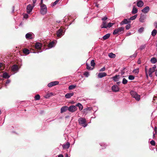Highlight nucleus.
<instances>
[{
	"label": "nucleus",
	"mask_w": 157,
	"mask_h": 157,
	"mask_svg": "<svg viewBox=\"0 0 157 157\" xmlns=\"http://www.w3.org/2000/svg\"><path fill=\"white\" fill-rule=\"evenodd\" d=\"M124 28L123 27H119L115 29L113 32V35L120 34L124 32Z\"/></svg>",
	"instance_id": "f257e3e1"
},
{
	"label": "nucleus",
	"mask_w": 157,
	"mask_h": 157,
	"mask_svg": "<svg viewBox=\"0 0 157 157\" xmlns=\"http://www.w3.org/2000/svg\"><path fill=\"white\" fill-rule=\"evenodd\" d=\"M130 94L132 97L134 98L136 100L139 101L140 99V96L137 94L134 91H131L130 92Z\"/></svg>",
	"instance_id": "f03ea898"
},
{
	"label": "nucleus",
	"mask_w": 157,
	"mask_h": 157,
	"mask_svg": "<svg viewBox=\"0 0 157 157\" xmlns=\"http://www.w3.org/2000/svg\"><path fill=\"white\" fill-rule=\"evenodd\" d=\"M40 13L41 14L44 15L47 12V8L45 5H40Z\"/></svg>",
	"instance_id": "7ed1b4c3"
},
{
	"label": "nucleus",
	"mask_w": 157,
	"mask_h": 157,
	"mask_svg": "<svg viewBox=\"0 0 157 157\" xmlns=\"http://www.w3.org/2000/svg\"><path fill=\"white\" fill-rule=\"evenodd\" d=\"M78 121L80 124L82 125V126L84 127H85L87 125L86 124V120L85 118H80L78 120Z\"/></svg>",
	"instance_id": "20e7f679"
},
{
	"label": "nucleus",
	"mask_w": 157,
	"mask_h": 157,
	"mask_svg": "<svg viewBox=\"0 0 157 157\" xmlns=\"http://www.w3.org/2000/svg\"><path fill=\"white\" fill-rule=\"evenodd\" d=\"M77 108L75 105H71L68 107V110L69 112H74L77 110Z\"/></svg>",
	"instance_id": "39448f33"
},
{
	"label": "nucleus",
	"mask_w": 157,
	"mask_h": 157,
	"mask_svg": "<svg viewBox=\"0 0 157 157\" xmlns=\"http://www.w3.org/2000/svg\"><path fill=\"white\" fill-rule=\"evenodd\" d=\"M156 68V66L154 65L152 67L150 68L148 72V74L149 76L150 77H152V74L155 71Z\"/></svg>",
	"instance_id": "423d86ee"
},
{
	"label": "nucleus",
	"mask_w": 157,
	"mask_h": 157,
	"mask_svg": "<svg viewBox=\"0 0 157 157\" xmlns=\"http://www.w3.org/2000/svg\"><path fill=\"white\" fill-rule=\"evenodd\" d=\"M34 6H33H33H31L30 4L28 5L27 7V13H29L31 12Z\"/></svg>",
	"instance_id": "0eeeda50"
},
{
	"label": "nucleus",
	"mask_w": 157,
	"mask_h": 157,
	"mask_svg": "<svg viewBox=\"0 0 157 157\" xmlns=\"http://www.w3.org/2000/svg\"><path fill=\"white\" fill-rule=\"evenodd\" d=\"M59 83V82L58 81H54L48 84V86L49 87H50L53 86H54L58 84Z\"/></svg>",
	"instance_id": "6e6552de"
},
{
	"label": "nucleus",
	"mask_w": 157,
	"mask_h": 157,
	"mask_svg": "<svg viewBox=\"0 0 157 157\" xmlns=\"http://www.w3.org/2000/svg\"><path fill=\"white\" fill-rule=\"evenodd\" d=\"M150 10V8L148 6H147L142 9L141 10L142 12L144 13H147Z\"/></svg>",
	"instance_id": "1a4fd4ad"
},
{
	"label": "nucleus",
	"mask_w": 157,
	"mask_h": 157,
	"mask_svg": "<svg viewBox=\"0 0 157 157\" xmlns=\"http://www.w3.org/2000/svg\"><path fill=\"white\" fill-rule=\"evenodd\" d=\"M68 107L67 106H65L62 107L61 109L60 113H63L66 112L67 110H68Z\"/></svg>",
	"instance_id": "9d476101"
},
{
	"label": "nucleus",
	"mask_w": 157,
	"mask_h": 157,
	"mask_svg": "<svg viewBox=\"0 0 157 157\" xmlns=\"http://www.w3.org/2000/svg\"><path fill=\"white\" fill-rule=\"evenodd\" d=\"M144 3L141 0H138L137 2V6L139 7H141L143 6Z\"/></svg>",
	"instance_id": "9b49d317"
},
{
	"label": "nucleus",
	"mask_w": 157,
	"mask_h": 157,
	"mask_svg": "<svg viewBox=\"0 0 157 157\" xmlns=\"http://www.w3.org/2000/svg\"><path fill=\"white\" fill-rule=\"evenodd\" d=\"M146 17L144 15H142L140 17L139 19V20L140 22L143 23L145 22V19H146Z\"/></svg>",
	"instance_id": "f8f14e48"
},
{
	"label": "nucleus",
	"mask_w": 157,
	"mask_h": 157,
	"mask_svg": "<svg viewBox=\"0 0 157 157\" xmlns=\"http://www.w3.org/2000/svg\"><path fill=\"white\" fill-rule=\"evenodd\" d=\"M70 143L69 142H67L65 144L62 145V146L63 149H67L70 146Z\"/></svg>",
	"instance_id": "ddd939ff"
},
{
	"label": "nucleus",
	"mask_w": 157,
	"mask_h": 157,
	"mask_svg": "<svg viewBox=\"0 0 157 157\" xmlns=\"http://www.w3.org/2000/svg\"><path fill=\"white\" fill-rule=\"evenodd\" d=\"M11 70L13 71H18V66L16 65H13L11 67Z\"/></svg>",
	"instance_id": "4468645a"
},
{
	"label": "nucleus",
	"mask_w": 157,
	"mask_h": 157,
	"mask_svg": "<svg viewBox=\"0 0 157 157\" xmlns=\"http://www.w3.org/2000/svg\"><path fill=\"white\" fill-rule=\"evenodd\" d=\"M107 74L105 72H101L98 73V77L99 78H102L106 76Z\"/></svg>",
	"instance_id": "2eb2a0df"
},
{
	"label": "nucleus",
	"mask_w": 157,
	"mask_h": 157,
	"mask_svg": "<svg viewBox=\"0 0 157 157\" xmlns=\"http://www.w3.org/2000/svg\"><path fill=\"white\" fill-rule=\"evenodd\" d=\"M130 22V21H129V19H124L123 21L121 22L120 23V25H122L124 24H127Z\"/></svg>",
	"instance_id": "dca6fc26"
},
{
	"label": "nucleus",
	"mask_w": 157,
	"mask_h": 157,
	"mask_svg": "<svg viewBox=\"0 0 157 157\" xmlns=\"http://www.w3.org/2000/svg\"><path fill=\"white\" fill-rule=\"evenodd\" d=\"M63 30L62 29H59L57 32L56 34L58 37L62 35Z\"/></svg>",
	"instance_id": "f3484780"
},
{
	"label": "nucleus",
	"mask_w": 157,
	"mask_h": 157,
	"mask_svg": "<svg viewBox=\"0 0 157 157\" xmlns=\"http://www.w3.org/2000/svg\"><path fill=\"white\" fill-rule=\"evenodd\" d=\"M120 78L119 75H116L112 77L113 79L115 82L119 80Z\"/></svg>",
	"instance_id": "a211bd4d"
},
{
	"label": "nucleus",
	"mask_w": 157,
	"mask_h": 157,
	"mask_svg": "<svg viewBox=\"0 0 157 157\" xmlns=\"http://www.w3.org/2000/svg\"><path fill=\"white\" fill-rule=\"evenodd\" d=\"M25 37L27 39H32V35L31 33H28L25 35Z\"/></svg>",
	"instance_id": "6ab92c4d"
},
{
	"label": "nucleus",
	"mask_w": 157,
	"mask_h": 157,
	"mask_svg": "<svg viewBox=\"0 0 157 157\" xmlns=\"http://www.w3.org/2000/svg\"><path fill=\"white\" fill-rule=\"evenodd\" d=\"M10 76L7 73L4 72L3 74L2 77L5 78H8L10 77Z\"/></svg>",
	"instance_id": "aec40b11"
},
{
	"label": "nucleus",
	"mask_w": 157,
	"mask_h": 157,
	"mask_svg": "<svg viewBox=\"0 0 157 157\" xmlns=\"http://www.w3.org/2000/svg\"><path fill=\"white\" fill-rule=\"evenodd\" d=\"M74 94L73 93H68L65 95V97L67 98H69Z\"/></svg>",
	"instance_id": "412c9836"
},
{
	"label": "nucleus",
	"mask_w": 157,
	"mask_h": 157,
	"mask_svg": "<svg viewBox=\"0 0 157 157\" xmlns=\"http://www.w3.org/2000/svg\"><path fill=\"white\" fill-rule=\"evenodd\" d=\"M107 25L106 24V22L105 21H103L102 25L101 26V28H107Z\"/></svg>",
	"instance_id": "4be33fe9"
},
{
	"label": "nucleus",
	"mask_w": 157,
	"mask_h": 157,
	"mask_svg": "<svg viewBox=\"0 0 157 157\" xmlns=\"http://www.w3.org/2000/svg\"><path fill=\"white\" fill-rule=\"evenodd\" d=\"M137 9L135 7V6H133L132 11V13L133 14H135L137 12Z\"/></svg>",
	"instance_id": "5701e85b"
},
{
	"label": "nucleus",
	"mask_w": 157,
	"mask_h": 157,
	"mask_svg": "<svg viewBox=\"0 0 157 157\" xmlns=\"http://www.w3.org/2000/svg\"><path fill=\"white\" fill-rule=\"evenodd\" d=\"M75 106H76V107L77 106L78 107L80 110H82L83 109V106L81 103H78L76 104Z\"/></svg>",
	"instance_id": "b1692460"
},
{
	"label": "nucleus",
	"mask_w": 157,
	"mask_h": 157,
	"mask_svg": "<svg viewBox=\"0 0 157 157\" xmlns=\"http://www.w3.org/2000/svg\"><path fill=\"white\" fill-rule=\"evenodd\" d=\"M41 44L39 43H36L35 45L36 48L39 49L41 48Z\"/></svg>",
	"instance_id": "393cba45"
},
{
	"label": "nucleus",
	"mask_w": 157,
	"mask_h": 157,
	"mask_svg": "<svg viewBox=\"0 0 157 157\" xmlns=\"http://www.w3.org/2000/svg\"><path fill=\"white\" fill-rule=\"evenodd\" d=\"M110 36V34L109 33L107 34L104 36L103 37V40H105L107 39H108Z\"/></svg>",
	"instance_id": "a878e982"
},
{
	"label": "nucleus",
	"mask_w": 157,
	"mask_h": 157,
	"mask_svg": "<svg viewBox=\"0 0 157 157\" xmlns=\"http://www.w3.org/2000/svg\"><path fill=\"white\" fill-rule=\"evenodd\" d=\"M52 95H53V93H48L47 94H46V95L44 96V97H45V98H49Z\"/></svg>",
	"instance_id": "bb28decb"
},
{
	"label": "nucleus",
	"mask_w": 157,
	"mask_h": 157,
	"mask_svg": "<svg viewBox=\"0 0 157 157\" xmlns=\"http://www.w3.org/2000/svg\"><path fill=\"white\" fill-rule=\"evenodd\" d=\"M151 61L152 63L154 64L157 62V60L155 58L153 57L151 59Z\"/></svg>",
	"instance_id": "cd10ccee"
},
{
	"label": "nucleus",
	"mask_w": 157,
	"mask_h": 157,
	"mask_svg": "<svg viewBox=\"0 0 157 157\" xmlns=\"http://www.w3.org/2000/svg\"><path fill=\"white\" fill-rule=\"evenodd\" d=\"M119 91V89H109L108 91L110 92H116Z\"/></svg>",
	"instance_id": "c85d7f7f"
},
{
	"label": "nucleus",
	"mask_w": 157,
	"mask_h": 157,
	"mask_svg": "<svg viewBox=\"0 0 157 157\" xmlns=\"http://www.w3.org/2000/svg\"><path fill=\"white\" fill-rule=\"evenodd\" d=\"M157 33V31L156 29H154L151 32V35L152 36H155Z\"/></svg>",
	"instance_id": "c756f323"
},
{
	"label": "nucleus",
	"mask_w": 157,
	"mask_h": 157,
	"mask_svg": "<svg viewBox=\"0 0 157 157\" xmlns=\"http://www.w3.org/2000/svg\"><path fill=\"white\" fill-rule=\"evenodd\" d=\"M108 56L111 58H114L116 56V55L112 53H110L109 54Z\"/></svg>",
	"instance_id": "7c9ffc66"
},
{
	"label": "nucleus",
	"mask_w": 157,
	"mask_h": 157,
	"mask_svg": "<svg viewBox=\"0 0 157 157\" xmlns=\"http://www.w3.org/2000/svg\"><path fill=\"white\" fill-rule=\"evenodd\" d=\"M23 52L26 54H28L29 53V51L28 49H25L23 50Z\"/></svg>",
	"instance_id": "2f4dec72"
},
{
	"label": "nucleus",
	"mask_w": 157,
	"mask_h": 157,
	"mask_svg": "<svg viewBox=\"0 0 157 157\" xmlns=\"http://www.w3.org/2000/svg\"><path fill=\"white\" fill-rule=\"evenodd\" d=\"M137 16V15L136 14V15H134V16L131 17H130V19H129V21H130V20H135Z\"/></svg>",
	"instance_id": "473e14b6"
},
{
	"label": "nucleus",
	"mask_w": 157,
	"mask_h": 157,
	"mask_svg": "<svg viewBox=\"0 0 157 157\" xmlns=\"http://www.w3.org/2000/svg\"><path fill=\"white\" fill-rule=\"evenodd\" d=\"M35 99L36 100H40V96L39 94H37L36 95L35 97Z\"/></svg>",
	"instance_id": "72a5a7b5"
},
{
	"label": "nucleus",
	"mask_w": 157,
	"mask_h": 157,
	"mask_svg": "<svg viewBox=\"0 0 157 157\" xmlns=\"http://www.w3.org/2000/svg\"><path fill=\"white\" fill-rule=\"evenodd\" d=\"M146 47L145 44L141 45L139 48V49L140 50H142L145 48Z\"/></svg>",
	"instance_id": "f704fd0d"
},
{
	"label": "nucleus",
	"mask_w": 157,
	"mask_h": 157,
	"mask_svg": "<svg viewBox=\"0 0 157 157\" xmlns=\"http://www.w3.org/2000/svg\"><path fill=\"white\" fill-rule=\"evenodd\" d=\"M128 81L125 78H123L122 80V82L123 84H125L127 83Z\"/></svg>",
	"instance_id": "c9c22d12"
},
{
	"label": "nucleus",
	"mask_w": 157,
	"mask_h": 157,
	"mask_svg": "<svg viewBox=\"0 0 157 157\" xmlns=\"http://www.w3.org/2000/svg\"><path fill=\"white\" fill-rule=\"evenodd\" d=\"M144 28L143 27H142L139 29L138 30L139 33H142L144 31Z\"/></svg>",
	"instance_id": "e433bc0d"
},
{
	"label": "nucleus",
	"mask_w": 157,
	"mask_h": 157,
	"mask_svg": "<svg viewBox=\"0 0 157 157\" xmlns=\"http://www.w3.org/2000/svg\"><path fill=\"white\" fill-rule=\"evenodd\" d=\"M135 77L132 75H130L128 77V79L130 80H132L134 79Z\"/></svg>",
	"instance_id": "4c0bfd02"
},
{
	"label": "nucleus",
	"mask_w": 157,
	"mask_h": 157,
	"mask_svg": "<svg viewBox=\"0 0 157 157\" xmlns=\"http://www.w3.org/2000/svg\"><path fill=\"white\" fill-rule=\"evenodd\" d=\"M54 46V43L53 42H52L50 43L48 45V47L50 48H52Z\"/></svg>",
	"instance_id": "58836bf2"
},
{
	"label": "nucleus",
	"mask_w": 157,
	"mask_h": 157,
	"mask_svg": "<svg viewBox=\"0 0 157 157\" xmlns=\"http://www.w3.org/2000/svg\"><path fill=\"white\" fill-rule=\"evenodd\" d=\"M91 65L92 66L94 67L95 65V63L94 62V60H91L90 63Z\"/></svg>",
	"instance_id": "ea45409f"
},
{
	"label": "nucleus",
	"mask_w": 157,
	"mask_h": 157,
	"mask_svg": "<svg viewBox=\"0 0 157 157\" xmlns=\"http://www.w3.org/2000/svg\"><path fill=\"white\" fill-rule=\"evenodd\" d=\"M114 24V23H109L107 25V28H110L112 27L113 25Z\"/></svg>",
	"instance_id": "a19ab883"
},
{
	"label": "nucleus",
	"mask_w": 157,
	"mask_h": 157,
	"mask_svg": "<svg viewBox=\"0 0 157 157\" xmlns=\"http://www.w3.org/2000/svg\"><path fill=\"white\" fill-rule=\"evenodd\" d=\"M150 143L151 145L153 146H155V142L154 140H151L150 142Z\"/></svg>",
	"instance_id": "79ce46f5"
},
{
	"label": "nucleus",
	"mask_w": 157,
	"mask_h": 157,
	"mask_svg": "<svg viewBox=\"0 0 157 157\" xmlns=\"http://www.w3.org/2000/svg\"><path fill=\"white\" fill-rule=\"evenodd\" d=\"M139 72V70L138 69H136L134 70L133 71V72L134 73L137 74Z\"/></svg>",
	"instance_id": "37998d69"
},
{
	"label": "nucleus",
	"mask_w": 157,
	"mask_h": 157,
	"mask_svg": "<svg viewBox=\"0 0 157 157\" xmlns=\"http://www.w3.org/2000/svg\"><path fill=\"white\" fill-rule=\"evenodd\" d=\"M131 27V25L130 24H128L126 25L125 28L126 29H129Z\"/></svg>",
	"instance_id": "c03bdc74"
},
{
	"label": "nucleus",
	"mask_w": 157,
	"mask_h": 157,
	"mask_svg": "<svg viewBox=\"0 0 157 157\" xmlns=\"http://www.w3.org/2000/svg\"><path fill=\"white\" fill-rule=\"evenodd\" d=\"M101 146L102 147H103L102 148V149L106 148V147L107 146V145H106L105 144H101Z\"/></svg>",
	"instance_id": "a18cd8bd"
},
{
	"label": "nucleus",
	"mask_w": 157,
	"mask_h": 157,
	"mask_svg": "<svg viewBox=\"0 0 157 157\" xmlns=\"http://www.w3.org/2000/svg\"><path fill=\"white\" fill-rule=\"evenodd\" d=\"M84 75L86 77H88L89 76V73L87 72H86L84 73Z\"/></svg>",
	"instance_id": "49530a36"
},
{
	"label": "nucleus",
	"mask_w": 157,
	"mask_h": 157,
	"mask_svg": "<svg viewBox=\"0 0 157 157\" xmlns=\"http://www.w3.org/2000/svg\"><path fill=\"white\" fill-rule=\"evenodd\" d=\"M59 0H56L55 2L53 3V6H55V5H56L57 3L58 2H59Z\"/></svg>",
	"instance_id": "de8ad7c7"
},
{
	"label": "nucleus",
	"mask_w": 157,
	"mask_h": 157,
	"mask_svg": "<svg viewBox=\"0 0 157 157\" xmlns=\"http://www.w3.org/2000/svg\"><path fill=\"white\" fill-rule=\"evenodd\" d=\"M76 86L75 85H71L69 86L68 88H74Z\"/></svg>",
	"instance_id": "09e8293b"
},
{
	"label": "nucleus",
	"mask_w": 157,
	"mask_h": 157,
	"mask_svg": "<svg viewBox=\"0 0 157 157\" xmlns=\"http://www.w3.org/2000/svg\"><path fill=\"white\" fill-rule=\"evenodd\" d=\"M86 68L88 70H91L92 69H91V67L89 66V65L86 63Z\"/></svg>",
	"instance_id": "8fccbe9b"
},
{
	"label": "nucleus",
	"mask_w": 157,
	"mask_h": 157,
	"mask_svg": "<svg viewBox=\"0 0 157 157\" xmlns=\"http://www.w3.org/2000/svg\"><path fill=\"white\" fill-rule=\"evenodd\" d=\"M105 67L101 68L99 71H105Z\"/></svg>",
	"instance_id": "3c124183"
},
{
	"label": "nucleus",
	"mask_w": 157,
	"mask_h": 157,
	"mask_svg": "<svg viewBox=\"0 0 157 157\" xmlns=\"http://www.w3.org/2000/svg\"><path fill=\"white\" fill-rule=\"evenodd\" d=\"M28 15L27 14H25L24 15V18H28Z\"/></svg>",
	"instance_id": "603ef678"
},
{
	"label": "nucleus",
	"mask_w": 157,
	"mask_h": 157,
	"mask_svg": "<svg viewBox=\"0 0 157 157\" xmlns=\"http://www.w3.org/2000/svg\"><path fill=\"white\" fill-rule=\"evenodd\" d=\"M107 19V18L106 17H104L102 18V20L103 21H105Z\"/></svg>",
	"instance_id": "864d4df0"
},
{
	"label": "nucleus",
	"mask_w": 157,
	"mask_h": 157,
	"mask_svg": "<svg viewBox=\"0 0 157 157\" xmlns=\"http://www.w3.org/2000/svg\"><path fill=\"white\" fill-rule=\"evenodd\" d=\"M37 0H33V6H35V4L36 2V1Z\"/></svg>",
	"instance_id": "5fc2aeb1"
},
{
	"label": "nucleus",
	"mask_w": 157,
	"mask_h": 157,
	"mask_svg": "<svg viewBox=\"0 0 157 157\" xmlns=\"http://www.w3.org/2000/svg\"><path fill=\"white\" fill-rule=\"evenodd\" d=\"M154 131L155 132V134H156L157 133V127H155L154 128Z\"/></svg>",
	"instance_id": "6e6d98bb"
},
{
	"label": "nucleus",
	"mask_w": 157,
	"mask_h": 157,
	"mask_svg": "<svg viewBox=\"0 0 157 157\" xmlns=\"http://www.w3.org/2000/svg\"><path fill=\"white\" fill-rule=\"evenodd\" d=\"M43 0H41L40 2V6L42 5H45L44 4H43Z\"/></svg>",
	"instance_id": "4d7b16f0"
},
{
	"label": "nucleus",
	"mask_w": 157,
	"mask_h": 157,
	"mask_svg": "<svg viewBox=\"0 0 157 157\" xmlns=\"http://www.w3.org/2000/svg\"><path fill=\"white\" fill-rule=\"evenodd\" d=\"M10 80L8 79L6 81V84H8L10 83Z\"/></svg>",
	"instance_id": "13d9d810"
},
{
	"label": "nucleus",
	"mask_w": 157,
	"mask_h": 157,
	"mask_svg": "<svg viewBox=\"0 0 157 157\" xmlns=\"http://www.w3.org/2000/svg\"><path fill=\"white\" fill-rule=\"evenodd\" d=\"M137 63L138 64H140L141 63V61L140 60H138L137 62Z\"/></svg>",
	"instance_id": "bf43d9fd"
},
{
	"label": "nucleus",
	"mask_w": 157,
	"mask_h": 157,
	"mask_svg": "<svg viewBox=\"0 0 157 157\" xmlns=\"http://www.w3.org/2000/svg\"><path fill=\"white\" fill-rule=\"evenodd\" d=\"M154 24V25L155 26L156 28H157V22H155Z\"/></svg>",
	"instance_id": "052dcab7"
},
{
	"label": "nucleus",
	"mask_w": 157,
	"mask_h": 157,
	"mask_svg": "<svg viewBox=\"0 0 157 157\" xmlns=\"http://www.w3.org/2000/svg\"><path fill=\"white\" fill-rule=\"evenodd\" d=\"M131 33H127L126 35L127 36H130L131 35Z\"/></svg>",
	"instance_id": "680f3d73"
},
{
	"label": "nucleus",
	"mask_w": 157,
	"mask_h": 157,
	"mask_svg": "<svg viewBox=\"0 0 157 157\" xmlns=\"http://www.w3.org/2000/svg\"><path fill=\"white\" fill-rule=\"evenodd\" d=\"M155 75L157 77V69L155 71Z\"/></svg>",
	"instance_id": "e2e57ef3"
},
{
	"label": "nucleus",
	"mask_w": 157,
	"mask_h": 157,
	"mask_svg": "<svg viewBox=\"0 0 157 157\" xmlns=\"http://www.w3.org/2000/svg\"><path fill=\"white\" fill-rule=\"evenodd\" d=\"M58 157H63L62 155H58Z\"/></svg>",
	"instance_id": "0e129e2a"
},
{
	"label": "nucleus",
	"mask_w": 157,
	"mask_h": 157,
	"mask_svg": "<svg viewBox=\"0 0 157 157\" xmlns=\"http://www.w3.org/2000/svg\"><path fill=\"white\" fill-rule=\"evenodd\" d=\"M116 86H114V85L113 86H112V89H113V88H116Z\"/></svg>",
	"instance_id": "69168bd1"
},
{
	"label": "nucleus",
	"mask_w": 157,
	"mask_h": 157,
	"mask_svg": "<svg viewBox=\"0 0 157 157\" xmlns=\"http://www.w3.org/2000/svg\"><path fill=\"white\" fill-rule=\"evenodd\" d=\"M2 63H0V68L2 67Z\"/></svg>",
	"instance_id": "338daca9"
},
{
	"label": "nucleus",
	"mask_w": 157,
	"mask_h": 157,
	"mask_svg": "<svg viewBox=\"0 0 157 157\" xmlns=\"http://www.w3.org/2000/svg\"><path fill=\"white\" fill-rule=\"evenodd\" d=\"M68 157V155L67 154H66L65 155V157Z\"/></svg>",
	"instance_id": "774afa93"
}]
</instances>
